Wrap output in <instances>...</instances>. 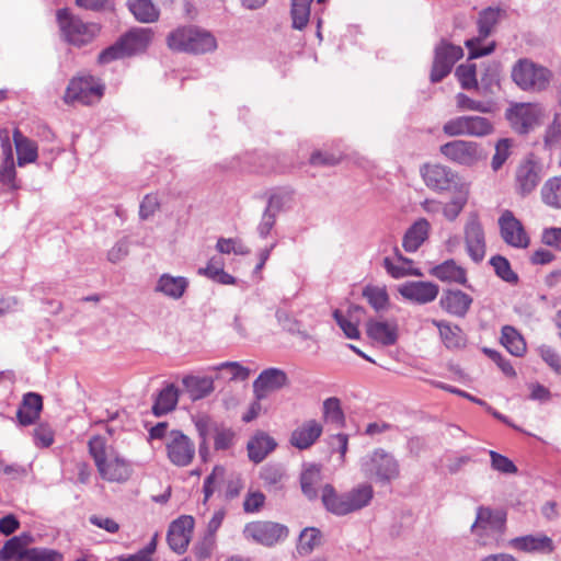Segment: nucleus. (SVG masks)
<instances>
[{
  "mask_svg": "<svg viewBox=\"0 0 561 561\" xmlns=\"http://www.w3.org/2000/svg\"><path fill=\"white\" fill-rule=\"evenodd\" d=\"M462 56L463 50L460 46L442 42L435 49L431 81H442L451 71L455 62Z\"/></svg>",
  "mask_w": 561,
  "mask_h": 561,
  "instance_id": "obj_14",
  "label": "nucleus"
},
{
  "mask_svg": "<svg viewBox=\"0 0 561 561\" xmlns=\"http://www.w3.org/2000/svg\"><path fill=\"white\" fill-rule=\"evenodd\" d=\"M494 130L492 122L482 116L468 115V136L484 137Z\"/></svg>",
  "mask_w": 561,
  "mask_h": 561,
  "instance_id": "obj_50",
  "label": "nucleus"
},
{
  "mask_svg": "<svg viewBox=\"0 0 561 561\" xmlns=\"http://www.w3.org/2000/svg\"><path fill=\"white\" fill-rule=\"evenodd\" d=\"M27 549H24L19 538H11L0 549V561H9L15 559V561L22 556Z\"/></svg>",
  "mask_w": 561,
  "mask_h": 561,
  "instance_id": "obj_59",
  "label": "nucleus"
},
{
  "mask_svg": "<svg viewBox=\"0 0 561 561\" xmlns=\"http://www.w3.org/2000/svg\"><path fill=\"white\" fill-rule=\"evenodd\" d=\"M150 41L151 32L148 28L133 30L119 39L127 56L144 51Z\"/></svg>",
  "mask_w": 561,
  "mask_h": 561,
  "instance_id": "obj_33",
  "label": "nucleus"
},
{
  "mask_svg": "<svg viewBox=\"0 0 561 561\" xmlns=\"http://www.w3.org/2000/svg\"><path fill=\"white\" fill-rule=\"evenodd\" d=\"M214 370H228L231 380L244 381L249 378L251 370L238 362H225L213 367Z\"/></svg>",
  "mask_w": 561,
  "mask_h": 561,
  "instance_id": "obj_56",
  "label": "nucleus"
},
{
  "mask_svg": "<svg viewBox=\"0 0 561 561\" xmlns=\"http://www.w3.org/2000/svg\"><path fill=\"white\" fill-rule=\"evenodd\" d=\"M128 9L141 23H152L159 18V10L152 0H128Z\"/></svg>",
  "mask_w": 561,
  "mask_h": 561,
  "instance_id": "obj_38",
  "label": "nucleus"
},
{
  "mask_svg": "<svg viewBox=\"0 0 561 561\" xmlns=\"http://www.w3.org/2000/svg\"><path fill=\"white\" fill-rule=\"evenodd\" d=\"M167 457L178 467L188 466L195 457V445L192 439L178 430L169 432L164 445Z\"/></svg>",
  "mask_w": 561,
  "mask_h": 561,
  "instance_id": "obj_13",
  "label": "nucleus"
},
{
  "mask_svg": "<svg viewBox=\"0 0 561 561\" xmlns=\"http://www.w3.org/2000/svg\"><path fill=\"white\" fill-rule=\"evenodd\" d=\"M194 518L183 515L173 520L169 527L167 540L170 548L176 553L186 551L192 538Z\"/></svg>",
  "mask_w": 561,
  "mask_h": 561,
  "instance_id": "obj_17",
  "label": "nucleus"
},
{
  "mask_svg": "<svg viewBox=\"0 0 561 561\" xmlns=\"http://www.w3.org/2000/svg\"><path fill=\"white\" fill-rule=\"evenodd\" d=\"M277 446L273 437L264 432H257L247 445L248 455L251 461L259 463L272 453Z\"/></svg>",
  "mask_w": 561,
  "mask_h": 561,
  "instance_id": "obj_28",
  "label": "nucleus"
},
{
  "mask_svg": "<svg viewBox=\"0 0 561 561\" xmlns=\"http://www.w3.org/2000/svg\"><path fill=\"white\" fill-rule=\"evenodd\" d=\"M443 131L449 137L468 136V116H458L446 122Z\"/></svg>",
  "mask_w": 561,
  "mask_h": 561,
  "instance_id": "obj_57",
  "label": "nucleus"
},
{
  "mask_svg": "<svg viewBox=\"0 0 561 561\" xmlns=\"http://www.w3.org/2000/svg\"><path fill=\"white\" fill-rule=\"evenodd\" d=\"M363 296L377 311H383L389 306V296L385 287L368 285L363 289Z\"/></svg>",
  "mask_w": 561,
  "mask_h": 561,
  "instance_id": "obj_43",
  "label": "nucleus"
},
{
  "mask_svg": "<svg viewBox=\"0 0 561 561\" xmlns=\"http://www.w3.org/2000/svg\"><path fill=\"white\" fill-rule=\"evenodd\" d=\"M489 454L491 457V466L494 470L506 474L515 473L517 471V467L507 457L494 450H490Z\"/></svg>",
  "mask_w": 561,
  "mask_h": 561,
  "instance_id": "obj_60",
  "label": "nucleus"
},
{
  "mask_svg": "<svg viewBox=\"0 0 561 561\" xmlns=\"http://www.w3.org/2000/svg\"><path fill=\"white\" fill-rule=\"evenodd\" d=\"M506 515L502 511H494L490 507L479 506L474 523L471 525V533L476 536L480 546H488L501 535L504 529Z\"/></svg>",
  "mask_w": 561,
  "mask_h": 561,
  "instance_id": "obj_7",
  "label": "nucleus"
},
{
  "mask_svg": "<svg viewBox=\"0 0 561 561\" xmlns=\"http://www.w3.org/2000/svg\"><path fill=\"white\" fill-rule=\"evenodd\" d=\"M471 304L472 298L458 289L447 290L440 298L442 308L456 317H465Z\"/></svg>",
  "mask_w": 561,
  "mask_h": 561,
  "instance_id": "obj_26",
  "label": "nucleus"
},
{
  "mask_svg": "<svg viewBox=\"0 0 561 561\" xmlns=\"http://www.w3.org/2000/svg\"><path fill=\"white\" fill-rule=\"evenodd\" d=\"M320 537L321 533L319 529L313 527L305 528L298 538L296 547L298 554L302 557L310 554L320 545Z\"/></svg>",
  "mask_w": 561,
  "mask_h": 561,
  "instance_id": "obj_42",
  "label": "nucleus"
},
{
  "mask_svg": "<svg viewBox=\"0 0 561 561\" xmlns=\"http://www.w3.org/2000/svg\"><path fill=\"white\" fill-rule=\"evenodd\" d=\"M540 196L547 206L561 209V175L548 179L541 186Z\"/></svg>",
  "mask_w": 561,
  "mask_h": 561,
  "instance_id": "obj_39",
  "label": "nucleus"
},
{
  "mask_svg": "<svg viewBox=\"0 0 561 561\" xmlns=\"http://www.w3.org/2000/svg\"><path fill=\"white\" fill-rule=\"evenodd\" d=\"M57 21L65 39L75 46L81 47L91 43L100 33V25L84 22L69 13L67 9L58 10Z\"/></svg>",
  "mask_w": 561,
  "mask_h": 561,
  "instance_id": "obj_6",
  "label": "nucleus"
},
{
  "mask_svg": "<svg viewBox=\"0 0 561 561\" xmlns=\"http://www.w3.org/2000/svg\"><path fill=\"white\" fill-rule=\"evenodd\" d=\"M500 14L501 10L493 8H488L480 13L478 20V36L467 39L465 42V45L469 50V59H474L489 55L494 50V42H491L488 45H482V41L491 34L492 28L499 21Z\"/></svg>",
  "mask_w": 561,
  "mask_h": 561,
  "instance_id": "obj_10",
  "label": "nucleus"
},
{
  "mask_svg": "<svg viewBox=\"0 0 561 561\" xmlns=\"http://www.w3.org/2000/svg\"><path fill=\"white\" fill-rule=\"evenodd\" d=\"M89 453L94 460L100 477L111 483H125L133 476V466L105 438L93 436L89 440Z\"/></svg>",
  "mask_w": 561,
  "mask_h": 561,
  "instance_id": "obj_1",
  "label": "nucleus"
},
{
  "mask_svg": "<svg viewBox=\"0 0 561 561\" xmlns=\"http://www.w3.org/2000/svg\"><path fill=\"white\" fill-rule=\"evenodd\" d=\"M265 503V495L261 491H249L243 501L245 513H257Z\"/></svg>",
  "mask_w": 561,
  "mask_h": 561,
  "instance_id": "obj_63",
  "label": "nucleus"
},
{
  "mask_svg": "<svg viewBox=\"0 0 561 561\" xmlns=\"http://www.w3.org/2000/svg\"><path fill=\"white\" fill-rule=\"evenodd\" d=\"M225 470L221 467H215L213 472L204 481V503L214 494L217 484L224 479Z\"/></svg>",
  "mask_w": 561,
  "mask_h": 561,
  "instance_id": "obj_61",
  "label": "nucleus"
},
{
  "mask_svg": "<svg viewBox=\"0 0 561 561\" xmlns=\"http://www.w3.org/2000/svg\"><path fill=\"white\" fill-rule=\"evenodd\" d=\"M511 127L518 134H528L542 123L545 110L538 103H515L505 112Z\"/></svg>",
  "mask_w": 561,
  "mask_h": 561,
  "instance_id": "obj_9",
  "label": "nucleus"
},
{
  "mask_svg": "<svg viewBox=\"0 0 561 561\" xmlns=\"http://www.w3.org/2000/svg\"><path fill=\"white\" fill-rule=\"evenodd\" d=\"M275 318L283 330L287 331L288 333L296 334L302 340L312 339V336L307 331L301 330V323L297 319L293 318L287 311L277 309L275 312Z\"/></svg>",
  "mask_w": 561,
  "mask_h": 561,
  "instance_id": "obj_44",
  "label": "nucleus"
},
{
  "mask_svg": "<svg viewBox=\"0 0 561 561\" xmlns=\"http://www.w3.org/2000/svg\"><path fill=\"white\" fill-rule=\"evenodd\" d=\"M439 151L448 160L467 167L476 164L482 158L480 146L474 141L453 140L440 146Z\"/></svg>",
  "mask_w": 561,
  "mask_h": 561,
  "instance_id": "obj_15",
  "label": "nucleus"
},
{
  "mask_svg": "<svg viewBox=\"0 0 561 561\" xmlns=\"http://www.w3.org/2000/svg\"><path fill=\"white\" fill-rule=\"evenodd\" d=\"M425 185L433 191H447L454 182V173L440 164H425L421 168Z\"/></svg>",
  "mask_w": 561,
  "mask_h": 561,
  "instance_id": "obj_21",
  "label": "nucleus"
},
{
  "mask_svg": "<svg viewBox=\"0 0 561 561\" xmlns=\"http://www.w3.org/2000/svg\"><path fill=\"white\" fill-rule=\"evenodd\" d=\"M242 534L248 541L271 548L283 542L288 537L289 529L276 522L254 520L244 526Z\"/></svg>",
  "mask_w": 561,
  "mask_h": 561,
  "instance_id": "obj_8",
  "label": "nucleus"
},
{
  "mask_svg": "<svg viewBox=\"0 0 561 561\" xmlns=\"http://www.w3.org/2000/svg\"><path fill=\"white\" fill-rule=\"evenodd\" d=\"M513 140L508 138L500 139L495 145V152L491 160V168L497 172L512 154Z\"/></svg>",
  "mask_w": 561,
  "mask_h": 561,
  "instance_id": "obj_52",
  "label": "nucleus"
},
{
  "mask_svg": "<svg viewBox=\"0 0 561 561\" xmlns=\"http://www.w3.org/2000/svg\"><path fill=\"white\" fill-rule=\"evenodd\" d=\"M396 259L385 257L383 267L393 278H402L408 275L421 276L417 268L412 267V260L404 257L398 249H396Z\"/></svg>",
  "mask_w": 561,
  "mask_h": 561,
  "instance_id": "obj_36",
  "label": "nucleus"
},
{
  "mask_svg": "<svg viewBox=\"0 0 561 561\" xmlns=\"http://www.w3.org/2000/svg\"><path fill=\"white\" fill-rule=\"evenodd\" d=\"M510 543L513 548L526 552L551 553L554 550L552 539L546 535L517 537Z\"/></svg>",
  "mask_w": 561,
  "mask_h": 561,
  "instance_id": "obj_27",
  "label": "nucleus"
},
{
  "mask_svg": "<svg viewBox=\"0 0 561 561\" xmlns=\"http://www.w3.org/2000/svg\"><path fill=\"white\" fill-rule=\"evenodd\" d=\"M320 477V470L316 466H311L301 473L300 483L302 492L312 499L316 496L314 484L318 482Z\"/></svg>",
  "mask_w": 561,
  "mask_h": 561,
  "instance_id": "obj_54",
  "label": "nucleus"
},
{
  "mask_svg": "<svg viewBox=\"0 0 561 561\" xmlns=\"http://www.w3.org/2000/svg\"><path fill=\"white\" fill-rule=\"evenodd\" d=\"M190 286V280L184 276H173L163 273L157 279L154 293L161 294L173 300L181 299Z\"/></svg>",
  "mask_w": 561,
  "mask_h": 561,
  "instance_id": "obj_23",
  "label": "nucleus"
},
{
  "mask_svg": "<svg viewBox=\"0 0 561 561\" xmlns=\"http://www.w3.org/2000/svg\"><path fill=\"white\" fill-rule=\"evenodd\" d=\"M542 167L535 154L522 159L515 170L514 182L516 192L526 196L535 191L541 180Z\"/></svg>",
  "mask_w": 561,
  "mask_h": 561,
  "instance_id": "obj_12",
  "label": "nucleus"
},
{
  "mask_svg": "<svg viewBox=\"0 0 561 561\" xmlns=\"http://www.w3.org/2000/svg\"><path fill=\"white\" fill-rule=\"evenodd\" d=\"M43 409V399L38 393L28 392L24 394L22 403L16 412V419L23 426L34 424Z\"/></svg>",
  "mask_w": 561,
  "mask_h": 561,
  "instance_id": "obj_25",
  "label": "nucleus"
},
{
  "mask_svg": "<svg viewBox=\"0 0 561 561\" xmlns=\"http://www.w3.org/2000/svg\"><path fill=\"white\" fill-rule=\"evenodd\" d=\"M501 342L514 356H523L526 352V343L523 336L513 327L506 325L502 329Z\"/></svg>",
  "mask_w": 561,
  "mask_h": 561,
  "instance_id": "obj_40",
  "label": "nucleus"
},
{
  "mask_svg": "<svg viewBox=\"0 0 561 561\" xmlns=\"http://www.w3.org/2000/svg\"><path fill=\"white\" fill-rule=\"evenodd\" d=\"M456 104L457 107L462 111H474L480 113H490L492 111V104L490 102L476 101L465 93H458L456 95Z\"/></svg>",
  "mask_w": 561,
  "mask_h": 561,
  "instance_id": "obj_53",
  "label": "nucleus"
},
{
  "mask_svg": "<svg viewBox=\"0 0 561 561\" xmlns=\"http://www.w3.org/2000/svg\"><path fill=\"white\" fill-rule=\"evenodd\" d=\"M168 46L178 51L205 54L215 50L217 42L207 31L194 26H184L169 34Z\"/></svg>",
  "mask_w": 561,
  "mask_h": 561,
  "instance_id": "obj_4",
  "label": "nucleus"
},
{
  "mask_svg": "<svg viewBox=\"0 0 561 561\" xmlns=\"http://www.w3.org/2000/svg\"><path fill=\"white\" fill-rule=\"evenodd\" d=\"M321 497L329 512L343 516L368 506L374 497V489L368 483H362L339 494L332 485L327 484L322 490Z\"/></svg>",
  "mask_w": 561,
  "mask_h": 561,
  "instance_id": "obj_2",
  "label": "nucleus"
},
{
  "mask_svg": "<svg viewBox=\"0 0 561 561\" xmlns=\"http://www.w3.org/2000/svg\"><path fill=\"white\" fill-rule=\"evenodd\" d=\"M466 203H467V195L459 194L458 196L454 197L449 203L444 205V207L442 208L444 216L450 221L455 220L458 217V215L461 213Z\"/></svg>",
  "mask_w": 561,
  "mask_h": 561,
  "instance_id": "obj_62",
  "label": "nucleus"
},
{
  "mask_svg": "<svg viewBox=\"0 0 561 561\" xmlns=\"http://www.w3.org/2000/svg\"><path fill=\"white\" fill-rule=\"evenodd\" d=\"M466 250L470 259L479 263L485 256V237L477 217L470 218L465 226Z\"/></svg>",
  "mask_w": 561,
  "mask_h": 561,
  "instance_id": "obj_19",
  "label": "nucleus"
},
{
  "mask_svg": "<svg viewBox=\"0 0 561 561\" xmlns=\"http://www.w3.org/2000/svg\"><path fill=\"white\" fill-rule=\"evenodd\" d=\"M60 552L47 548H30L16 561H62Z\"/></svg>",
  "mask_w": 561,
  "mask_h": 561,
  "instance_id": "obj_48",
  "label": "nucleus"
},
{
  "mask_svg": "<svg viewBox=\"0 0 561 561\" xmlns=\"http://www.w3.org/2000/svg\"><path fill=\"white\" fill-rule=\"evenodd\" d=\"M366 330L370 339L386 346L393 345L398 340V324L394 320L370 319Z\"/></svg>",
  "mask_w": 561,
  "mask_h": 561,
  "instance_id": "obj_24",
  "label": "nucleus"
},
{
  "mask_svg": "<svg viewBox=\"0 0 561 561\" xmlns=\"http://www.w3.org/2000/svg\"><path fill=\"white\" fill-rule=\"evenodd\" d=\"M322 431L323 427L320 422L307 420L291 432L289 443L297 449H307L317 442Z\"/></svg>",
  "mask_w": 561,
  "mask_h": 561,
  "instance_id": "obj_22",
  "label": "nucleus"
},
{
  "mask_svg": "<svg viewBox=\"0 0 561 561\" xmlns=\"http://www.w3.org/2000/svg\"><path fill=\"white\" fill-rule=\"evenodd\" d=\"M541 241L543 244L561 251V228L550 227L543 229Z\"/></svg>",
  "mask_w": 561,
  "mask_h": 561,
  "instance_id": "obj_64",
  "label": "nucleus"
},
{
  "mask_svg": "<svg viewBox=\"0 0 561 561\" xmlns=\"http://www.w3.org/2000/svg\"><path fill=\"white\" fill-rule=\"evenodd\" d=\"M13 140L18 153V165L23 167L37 160L38 148L35 141L25 137L19 129L13 133Z\"/></svg>",
  "mask_w": 561,
  "mask_h": 561,
  "instance_id": "obj_35",
  "label": "nucleus"
},
{
  "mask_svg": "<svg viewBox=\"0 0 561 561\" xmlns=\"http://www.w3.org/2000/svg\"><path fill=\"white\" fill-rule=\"evenodd\" d=\"M182 383L193 401L206 398L215 390L211 377L185 376Z\"/></svg>",
  "mask_w": 561,
  "mask_h": 561,
  "instance_id": "obj_34",
  "label": "nucleus"
},
{
  "mask_svg": "<svg viewBox=\"0 0 561 561\" xmlns=\"http://www.w3.org/2000/svg\"><path fill=\"white\" fill-rule=\"evenodd\" d=\"M323 413L327 420L332 423L341 424L344 421V413L341 408V401L331 397L323 402Z\"/></svg>",
  "mask_w": 561,
  "mask_h": 561,
  "instance_id": "obj_55",
  "label": "nucleus"
},
{
  "mask_svg": "<svg viewBox=\"0 0 561 561\" xmlns=\"http://www.w3.org/2000/svg\"><path fill=\"white\" fill-rule=\"evenodd\" d=\"M431 225L425 218L417 219L403 237V248L407 252H415L428 238Z\"/></svg>",
  "mask_w": 561,
  "mask_h": 561,
  "instance_id": "obj_30",
  "label": "nucleus"
},
{
  "mask_svg": "<svg viewBox=\"0 0 561 561\" xmlns=\"http://www.w3.org/2000/svg\"><path fill=\"white\" fill-rule=\"evenodd\" d=\"M398 291L404 299L424 305L436 299L439 288L431 282H407L399 286Z\"/></svg>",
  "mask_w": 561,
  "mask_h": 561,
  "instance_id": "obj_20",
  "label": "nucleus"
},
{
  "mask_svg": "<svg viewBox=\"0 0 561 561\" xmlns=\"http://www.w3.org/2000/svg\"><path fill=\"white\" fill-rule=\"evenodd\" d=\"M288 383L287 374L279 368L264 369L253 382V392L257 400L265 399L268 393L277 391Z\"/></svg>",
  "mask_w": 561,
  "mask_h": 561,
  "instance_id": "obj_18",
  "label": "nucleus"
},
{
  "mask_svg": "<svg viewBox=\"0 0 561 561\" xmlns=\"http://www.w3.org/2000/svg\"><path fill=\"white\" fill-rule=\"evenodd\" d=\"M179 401V390L173 385H167L158 394L152 411L154 415L160 416L173 411Z\"/></svg>",
  "mask_w": 561,
  "mask_h": 561,
  "instance_id": "obj_37",
  "label": "nucleus"
},
{
  "mask_svg": "<svg viewBox=\"0 0 561 561\" xmlns=\"http://www.w3.org/2000/svg\"><path fill=\"white\" fill-rule=\"evenodd\" d=\"M561 141V118L557 114L553 122L548 126L543 136L545 147L549 150L553 149Z\"/></svg>",
  "mask_w": 561,
  "mask_h": 561,
  "instance_id": "obj_58",
  "label": "nucleus"
},
{
  "mask_svg": "<svg viewBox=\"0 0 561 561\" xmlns=\"http://www.w3.org/2000/svg\"><path fill=\"white\" fill-rule=\"evenodd\" d=\"M294 201V191L290 188H280L274 192L267 202L265 209L274 215H278L282 210L289 208Z\"/></svg>",
  "mask_w": 561,
  "mask_h": 561,
  "instance_id": "obj_45",
  "label": "nucleus"
},
{
  "mask_svg": "<svg viewBox=\"0 0 561 561\" xmlns=\"http://www.w3.org/2000/svg\"><path fill=\"white\" fill-rule=\"evenodd\" d=\"M480 81L478 91L483 94H493L500 85L501 66L496 61L482 62L480 66Z\"/></svg>",
  "mask_w": 561,
  "mask_h": 561,
  "instance_id": "obj_32",
  "label": "nucleus"
},
{
  "mask_svg": "<svg viewBox=\"0 0 561 561\" xmlns=\"http://www.w3.org/2000/svg\"><path fill=\"white\" fill-rule=\"evenodd\" d=\"M313 0H291L293 27L302 30L309 22L310 5Z\"/></svg>",
  "mask_w": 561,
  "mask_h": 561,
  "instance_id": "obj_46",
  "label": "nucleus"
},
{
  "mask_svg": "<svg viewBox=\"0 0 561 561\" xmlns=\"http://www.w3.org/2000/svg\"><path fill=\"white\" fill-rule=\"evenodd\" d=\"M490 264L493 266L495 274L506 283L516 284L518 280L517 274L511 268V264L507 259L501 255H495L490 260Z\"/></svg>",
  "mask_w": 561,
  "mask_h": 561,
  "instance_id": "obj_51",
  "label": "nucleus"
},
{
  "mask_svg": "<svg viewBox=\"0 0 561 561\" xmlns=\"http://www.w3.org/2000/svg\"><path fill=\"white\" fill-rule=\"evenodd\" d=\"M431 274L442 282L456 283L459 285H467V272L457 264L454 260H446L445 262L434 266Z\"/></svg>",
  "mask_w": 561,
  "mask_h": 561,
  "instance_id": "obj_29",
  "label": "nucleus"
},
{
  "mask_svg": "<svg viewBox=\"0 0 561 561\" xmlns=\"http://www.w3.org/2000/svg\"><path fill=\"white\" fill-rule=\"evenodd\" d=\"M264 486L268 490H277L284 478V470L278 465H266L260 471Z\"/></svg>",
  "mask_w": 561,
  "mask_h": 561,
  "instance_id": "obj_49",
  "label": "nucleus"
},
{
  "mask_svg": "<svg viewBox=\"0 0 561 561\" xmlns=\"http://www.w3.org/2000/svg\"><path fill=\"white\" fill-rule=\"evenodd\" d=\"M501 237L511 247L525 249L529 245V237L522 222L511 210H505L499 219Z\"/></svg>",
  "mask_w": 561,
  "mask_h": 561,
  "instance_id": "obj_16",
  "label": "nucleus"
},
{
  "mask_svg": "<svg viewBox=\"0 0 561 561\" xmlns=\"http://www.w3.org/2000/svg\"><path fill=\"white\" fill-rule=\"evenodd\" d=\"M456 77L460 85L466 90H478L479 81L477 79V65L472 62L461 64L456 69Z\"/></svg>",
  "mask_w": 561,
  "mask_h": 561,
  "instance_id": "obj_47",
  "label": "nucleus"
},
{
  "mask_svg": "<svg viewBox=\"0 0 561 561\" xmlns=\"http://www.w3.org/2000/svg\"><path fill=\"white\" fill-rule=\"evenodd\" d=\"M104 87L100 80L90 75L73 78L64 95V101L68 104L79 102L83 105H91L102 98Z\"/></svg>",
  "mask_w": 561,
  "mask_h": 561,
  "instance_id": "obj_11",
  "label": "nucleus"
},
{
  "mask_svg": "<svg viewBox=\"0 0 561 561\" xmlns=\"http://www.w3.org/2000/svg\"><path fill=\"white\" fill-rule=\"evenodd\" d=\"M432 323L438 329L442 342L447 348L458 350L466 345V335L458 325L438 320H432Z\"/></svg>",
  "mask_w": 561,
  "mask_h": 561,
  "instance_id": "obj_31",
  "label": "nucleus"
},
{
  "mask_svg": "<svg viewBox=\"0 0 561 561\" xmlns=\"http://www.w3.org/2000/svg\"><path fill=\"white\" fill-rule=\"evenodd\" d=\"M195 427L198 432L199 437L202 438V443L199 445V453L202 456H204V451L207 450V440L209 437H214L217 430L220 427V425L215 422L211 417L208 415H199L194 421Z\"/></svg>",
  "mask_w": 561,
  "mask_h": 561,
  "instance_id": "obj_41",
  "label": "nucleus"
},
{
  "mask_svg": "<svg viewBox=\"0 0 561 561\" xmlns=\"http://www.w3.org/2000/svg\"><path fill=\"white\" fill-rule=\"evenodd\" d=\"M360 472L371 482L390 484L400 477V463L389 451L376 448L360 459Z\"/></svg>",
  "mask_w": 561,
  "mask_h": 561,
  "instance_id": "obj_3",
  "label": "nucleus"
},
{
  "mask_svg": "<svg viewBox=\"0 0 561 561\" xmlns=\"http://www.w3.org/2000/svg\"><path fill=\"white\" fill-rule=\"evenodd\" d=\"M512 79L523 91H545L552 80V72L529 59H519L512 69Z\"/></svg>",
  "mask_w": 561,
  "mask_h": 561,
  "instance_id": "obj_5",
  "label": "nucleus"
}]
</instances>
